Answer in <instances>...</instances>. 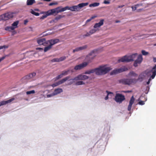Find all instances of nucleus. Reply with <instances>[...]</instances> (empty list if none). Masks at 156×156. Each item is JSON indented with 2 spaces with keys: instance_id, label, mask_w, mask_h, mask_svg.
<instances>
[{
  "instance_id": "nucleus-14",
  "label": "nucleus",
  "mask_w": 156,
  "mask_h": 156,
  "mask_svg": "<svg viewBox=\"0 0 156 156\" xmlns=\"http://www.w3.org/2000/svg\"><path fill=\"white\" fill-rule=\"evenodd\" d=\"M37 42L39 45H43L45 46L48 44V41H46L45 38L39 39L37 40Z\"/></svg>"
},
{
  "instance_id": "nucleus-23",
  "label": "nucleus",
  "mask_w": 156,
  "mask_h": 156,
  "mask_svg": "<svg viewBox=\"0 0 156 156\" xmlns=\"http://www.w3.org/2000/svg\"><path fill=\"white\" fill-rule=\"evenodd\" d=\"M104 19H102L101 20L99 23H96L94 24V27L95 28H97L100 27L101 26L103 25L104 24Z\"/></svg>"
},
{
  "instance_id": "nucleus-52",
  "label": "nucleus",
  "mask_w": 156,
  "mask_h": 156,
  "mask_svg": "<svg viewBox=\"0 0 156 156\" xmlns=\"http://www.w3.org/2000/svg\"><path fill=\"white\" fill-rule=\"evenodd\" d=\"M36 49L37 50H39L40 51H43V49L42 48H36Z\"/></svg>"
},
{
  "instance_id": "nucleus-27",
  "label": "nucleus",
  "mask_w": 156,
  "mask_h": 156,
  "mask_svg": "<svg viewBox=\"0 0 156 156\" xmlns=\"http://www.w3.org/2000/svg\"><path fill=\"white\" fill-rule=\"evenodd\" d=\"M35 3V0H27V5H32Z\"/></svg>"
},
{
  "instance_id": "nucleus-18",
  "label": "nucleus",
  "mask_w": 156,
  "mask_h": 156,
  "mask_svg": "<svg viewBox=\"0 0 156 156\" xmlns=\"http://www.w3.org/2000/svg\"><path fill=\"white\" fill-rule=\"evenodd\" d=\"M15 100V98H12L11 99L7 101H3L0 102V107L3 105H6L7 104L11 103L12 101Z\"/></svg>"
},
{
  "instance_id": "nucleus-64",
  "label": "nucleus",
  "mask_w": 156,
  "mask_h": 156,
  "mask_svg": "<svg viewBox=\"0 0 156 156\" xmlns=\"http://www.w3.org/2000/svg\"><path fill=\"white\" fill-rule=\"evenodd\" d=\"M142 10V9H139L138 10Z\"/></svg>"
},
{
  "instance_id": "nucleus-2",
  "label": "nucleus",
  "mask_w": 156,
  "mask_h": 156,
  "mask_svg": "<svg viewBox=\"0 0 156 156\" xmlns=\"http://www.w3.org/2000/svg\"><path fill=\"white\" fill-rule=\"evenodd\" d=\"M137 53H135L129 56L125 55L118 60L119 62H129L133 61L137 56Z\"/></svg>"
},
{
  "instance_id": "nucleus-10",
  "label": "nucleus",
  "mask_w": 156,
  "mask_h": 156,
  "mask_svg": "<svg viewBox=\"0 0 156 156\" xmlns=\"http://www.w3.org/2000/svg\"><path fill=\"white\" fill-rule=\"evenodd\" d=\"M143 59L142 55L141 54L139 55L137 57V59L134 62V66L135 67L137 66L138 64H140L142 62Z\"/></svg>"
},
{
  "instance_id": "nucleus-7",
  "label": "nucleus",
  "mask_w": 156,
  "mask_h": 156,
  "mask_svg": "<svg viewBox=\"0 0 156 156\" xmlns=\"http://www.w3.org/2000/svg\"><path fill=\"white\" fill-rule=\"evenodd\" d=\"M125 99V96L121 94L117 93L115 97V100L118 103H120Z\"/></svg>"
},
{
  "instance_id": "nucleus-12",
  "label": "nucleus",
  "mask_w": 156,
  "mask_h": 156,
  "mask_svg": "<svg viewBox=\"0 0 156 156\" xmlns=\"http://www.w3.org/2000/svg\"><path fill=\"white\" fill-rule=\"evenodd\" d=\"M151 73H152L149 72V71L148 72L147 71H145L144 73H142L139 75L137 80H136L137 81L138 80L140 82L142 81L146 77V75L150 74Z\"/></svg>"
},
{
  "instance_id": "nucleus-37",
  "label": "nucleus",
  "mask_w": 156,
  "mask_h": 156,
  "mask_svg": "<svg viewBox=\"0 0 156 156\" xmlns=\"http://www.w3.org/2000/svg\"><path fill=\"white\" fill-rule=\"evenodd\" d=\"M63 76H62V74L61 73L59 75L57 76L55 78V80L56 81L59 79L61 78Z\"/></svg>"
},
{
  "instance_id": "nucleus-53",
  "label": "nucleus",
  "mask_w": 156,
  "mask_h": 156,
  "mask_svg": "<svg viewBox=\"0 0 156 156\" xmlns=\"http://www.w3.org/2000/svg\"><path fill=\"white\" fill-rule=\"evenodd\" d=\"M93 17H92L91 18H90V19H89L88 20H87V21H86V23H88L89 22H90L92 20V19H93Z\"/></svg>"
},
{
  "instance_id": "nucleus-28",
  "label": "nucleus",
  "mask_w": 156,
  "mask_h": 156,
  "mask_svg": "<svg viewBox=\"0 0 156 156\" xmlns=\"http://www.w3.org/2000/svg\"><path fill=\"white\" fill-rule=\"evenodd\" d=\"M129 76L135 77L137 76V74L133 71H131L128 74Z\"/></svg>"
},
{
  "instance_id": "nucleus-22",
  "label": "nucleus",
  "mask_w": 156,
  "mask_h": 156,
  "mask_svg": "<svg viewBox=\"0 0 156 156\" xmlns=\"http://www.w3.org/2000/svg\"><path fill=\"white\" fill-rule=\"evenodd\" d=\"M87 47V45H85L82 47L76 48L75 49L73 50V52L74 53L75 52L78 51L83 50L85 49H86Z\"/></svg>"
},
{
  "instance_id": "nucleus-20",
  "label": "nucleus",
  "mask_w": 156,
  "mask_h": 156,
  "mask_svg": "<svg viewBox=\"0 0 156 156\" xmlns=\"http://www.w3.org/2000/svg\"><path fill=\"white\" fill-rule=\"evenodd\" d=\"M149 72L152 73V74L151 76V78L153 79L156 75V64L153 67L151 70L149 71Z\"/></svg>"
},
{
  "instance_id": "nucleus-41",
  "label": "nucleus",
  "mask_w": 156,
  "mask_h": 156,
  "mask_svg": "<svg viewBox=\"0 0 156 156\" xmlns=\"http://www.w3.org/2000/svg\"><path fill=\"white\" fill-rule=\"evenodd\" d=\"M55 95L54 94V93L53 92L52 93H51V94H47V98H49V97H52V96H55Z\"/></svg>"
},
{
  "instance_id": "nucleus-25",
  "label": "nucleus",
  "mask_w": 156,
  "mask_h": 156,
  "mask_svg": "<svg viewBox=\"0 0 156 156\" xmlns=\"http://www.w3.org/2000/svg\"><path fill=\"white\" fill-rule=\"evenodd\" d=\"M63 92L62 89L61 88H58L54 90L53 93L55 95L58 94Z\"/></svg>"
},
{
  "instance_id": "nucleus-19",
  "label": "nucleus",
  "mask_w": 156,
  "mask_h": 156,
  "mask_svg": "<svg viewBox=\"0 0 156 156\" xmlns=\"http://www.w3.org/2000/svg\"><path fill=\"white\" fill-rule=\"evenodd\" d=\"M66 57L62 56L59 58H54L51 60L52 62H58L64 60L66 58Z\"/></svg>"
},
{
  "instance_id": "nucleus-15",
  "label": "nucleus",
  "mask_w": 156,
  "mask_h": 156,
  "mask_svg": "<svg viewBox=\"0 0 156 156\" xmlns=\"http://www.w3.org/2000/svg\"><path fill=\"white\" fill-rule=\"evenodd\" d=\"M87 65V63L86 62H83L81 64L76 66L74 67V69L75 70L81 69L85 67Z\"/></svg>"
},
{
  "instance_id": "nucleus-13",
  "label": "nucleus",
  "mask_w": 156,
  "mask_h": 156,
  "mask_svg": "<svg viewBox=\"0 0 156 156\" xmlns=\"http://www.w3.org/2000/svg\"><path fill=\"white\" fill-rule=\"evenodd\" d=\"M88 78L89 77L85 75L81 74L75 77L74 79H72L71 80H85Z\"/></svg>"
},
{
  "instance_id": "nucleus-9",
  "label": "nucleus",
  "mask_w": 156,
  "mask_h": 156,
  "mask_svg": "<svg viewBox=\"0 0 156 156\" xmlns=\"http://www.w3.org/2000/svg\"><path fill=\"white\" fill-rule=\"evenodd\" d=\"M127 70V68H121L114 69L110 73V74L111 75H115L117 73H120L123 71H126Z\"/></svg>"
},
{
  "instance_id": "nucleus-29",
  "label": "nucleus",
  "mask_w": 156,
  "mask_h": 156,
  "mask_svg": "<svg viewBox=\"0 0 156 156\" xmlns=\"http://www.w3.org/2000/svg\"><path fill=\"white\" fill-rule=\"evenodd\" d=\"M52 47V46H51L50 44H49L48 46L45 47L44 49V52H46L47 51L50 50L51 48Z\"/></svg>"
},
{
  "instance_id": "nucleus-21",
  "label": "nucleus",
  "mask_w": 156,
  "mask_h": 156,
  "mask_svg": "<svg viewBox=\"0 0 156 156\" xmlns=\"http://www.w3.org/2000/svg\"><path fill=\"white\" fill-rule=\"evenodd\" d=\"M134 101L135 98H134L133 96H132L129 102V104L128 107V110L129 111H130L131 110L132 106L133 103Z\"/></svg>"
},
{
  "instance_id": "nucleus-38",
  "label": "nucleus",
  "mask_w": 156,
  "mask_h": 156,
  "mask_svg": "<svg viewBox=\"0 0 156 156\" xmlns=\"http://www.w3.org/2000/svg\"><path fill=\"white\" fill-rule=\"evenodd\" d=\"M35 92V90H33L30 91H27L26 92V94L27 95L30 94H34Z\"/></svg>"
},
{
  "instance_id": "nucleus-5",
  "label": "nucleus",
  "mask_w": 156,
  "mask_h": 156,
  "mask_svg": "<svg viewBox=\"0 0 156 156\" xmlns=\"http://www.w3.org/2000/svg\"><path fill=\"white\" fill-rule=\"evenodd\" d=\"M13 17V13L11 12H8L0 16V20H6Z\"/></svg>"
},
{
  "instance_id": "nucleus-44",
  "label": "nucleus",
  "mask_w": 156,
  "mask_h": 156,
  "mask_svg": "<svg viewBox=\"0 0 156 156\" xmlns=\"http://www.w3.org/2000/svg\"><path fill=\"white\" fill-rule=\"evenodd\" d=\"M58 2H51L49 4V6H52L54 5H56L58 4Z\"/></svg>"
},
{
  "instance_id": "nucleus-17",
  "label": "nucleus",
  "mask_w": 156,
  "mask_h": 156,
  "mask_svg": "<svg viewBox=\"0 0 156 156\" xmlns=\"http://www.w3.org/2000/svg\"><path fill=\"white\" fill-rule=\"evenodd\" d=\"M59 42V40L58 39H52L48 40V44L49 43H50V44L51 46Z\"/></svg>"
},
{
  "instance_id": "nucleus-60",
  "label": "nucleus",
  "mask_w": 156,
  "mask_h": 156,
  "mask_svg": "<svg viewBox=\"0 0 156 156\" xmlns=\"http://www.w3.org/2000/svg\"><path fill=\"white\" fill-rule=\"evenodd\" d=\"M123 6H124V5H120V6H118V8H122V7H123Z\"/></svg>"
},
{
  "instance_id": "nucleus-63",
  "label": "nucleus",
  "mask_w": 156,
  "mask_h": 156,
  "mask_svg": "<svg viewBox=\"0 0 156 156\" xmlns=\"http://www.w3.org/2000/svg\"><path fill=\"white\" fill-rule=\"evenodd\" d=\"M154 46H156V43L154 44Z\"/></svg>"
},
{
  "instance_id": "nucleus-39",
  "label": "nucleus",
  "mask_w": 156,
  "mask_h": 156,
  "mask_svg": "<svg viewBox=\"0 0 156 156\" xmlns=\"http://www.w3.org/2000/svg\"><path fill=\"white\" fill-rule=\"evenodd\" d=\"M96 30H97L96 29H92L89 31V33L91 35L95 33L96 32Z\"/></svg>"
},
{
  "instance_id": "nucleus-57",
  "label": "nucleus",
  "mask_w": 156,
  "mask_h": 156,
  "mask_svg": "<svg viewBox=\"0 0 156 156\" xmlns=\"http://www.w3.org/2000/svg\"><path fill=\"white\" fill-rule=\"evenodd\" d=\"M45 12H41L40 14H45Z\"/></svg>"
},
{
  "instance_id": "nucleus-56",
  "label": "nucleus",
  "mask_w": 156,
  "mask_h": 156,
  "mask_svg": "<svg viewBox=\"0 0 156 156\" xmlns=\"http://www.w3.org/2000/svg\"><path fill=\"white\" fill-rule=\"evenodd\" d=\"M28 22V21L27 20H25L24 21V23L25 24H26Z\"/></svg>"
},
{
  "instance_id": "nucleus-62",
  "label": "nucleus",
  "mask_w": 156,
  "mask_h": 156,
  "mask_svg": "<svg viewBox=\"0 0 156 156\" xmlns=\"http://www.w3.org/2000/svg\"><path fill=\"white\" fill-rule=\"evenodd\" d=\"M153 34V35H156V34Z\"/></svg>"
},
{
  "instance_id": "nucleus-54",
  "label": "nucleus",
  "mask_w": 156,
  "mask_h": 156,
  "mask_svg": "<svg viewBox=\"0 0 156 156\" xmlns=\"http://www.w3.org/2000/svg\"><path fill=\"white\" fill-rule=\"evenodd\" d=\"M153 61L154 62H156V57H153Z\"/></svg>"
},
{
  "instance_id": "nucleus-58",
  "label": "nucleus",
  "mask_w": 156,
  "mask_h": 156,
  "mask_svg": "<svg viewBox=\"0 0 156 156\" xmlns=\"http://www.w3.org/2000/svg\"><path fill=\"white\" fill-rule=\"evenodd\" d=\"M34 11H39V9H34Z\"/></svg>"
},
{
  "instance_id": "nucleus-35",
  "label": "nucleus",
  "mask_w": 156,
  "mask_h": 156,
  "mask_svg": "<svg viewBox=\"0 0 156 156\" xmlns=\"http://www.w3.org/2000/svg\"><path fill=\"white\" fill-rule=\"evenodd\" d=\"M69 71V70H68L67 71H62L61 73L62 74V76L67 75L68 74V73Z\"/></svg>"
},
{
  "instance_id": "nucleus-6",
  "label": "nucleus",
  "mask_w": 156,
  "mask_h": 156,
  "mask_svg": "<svg viewBox=\"0 0 156 156\" xmlns=\"http://www.w3.org/2000/svg\"><path fill=\"white\" fill-rule=\"evenodd\" d=\"M36 73L33 72L24 76L22 79L25 82L30 81L34 80V77L36 76Z\"/></svg>"
},
{
  "instance_id": "nucleus-30",
  "label": "nucleus",
  "mask_w": 156,
  "mask_h": 156,
  "mask_svg": "<svg viewBox=\"0 0 156 156\" xmlns=\"http://www.w3.org/2000/svg\"><path fill=\"white\" fill-rule=\"evenodd\" d=\"M19 21H17L15 22H14L12 24V26L13 27L15 28V29L17 27V25L19 23Z\"/></svg>"
},
{
  "instance_id": "nucleus-46",
  "label": "nucleus",
  "mask_w": 156,
  "mask_h": 156,
  "mask_svg": "<svg viewBox=\"0 0 156 156\" xmlns=\"http://www.w3.org/2000/svg\"><path fill=\"white\" fill-rule=\"evenodd\" d=\"M8 48V46L6 45H3V46H0V50L2 49L3 48Z\"/></svg>"
},
{
  "instance_id": "nucleus-61",
  "label": "nucleus",
  "mask_w": 156,
  "mask_h": 156,
  "mask_svg": "<svg viewBox=\"0 0 156 156\" xmlns=\"http://www.w3.org/2000/svg\"><path fill=\"white\" fill-rule=\"evenodd\" d=\"M120 21L119 20H116L115 22L116 23H118L120 22Z\"/></svg>"
},
{
  "instance_id": "nucleus-31",
  "label": "nucleus",
  "mask_w": 156,
  "mask_h": 156,
  "mask_svg": "<svg viewBox=\"0 0 156 156\" xmlns=\"http://www.w3.org/2000/svg\"><path fill=\"white\" fill-rule=\"evenodd\" d=\"M15 29V28L14 27L12 26L7 27L5 28V30H6L9 31L13 30Z\"/></svg>"
},
{
  "instance_id": "nucleus-11",
  "label": "nucleus",
  "mask_w": 156,
  "mask_h": 156,
  "mask_svg": "<svg viewBox=\"0 0 156 156\" xmlns=\"http://www.w3.org/2000/svg\"><path fill=\"white\" fill-rule=\"evenodd\" d=\"M68 6H66L65 7L62 8L60 9V7H58L55 9H52V11L54 12H53V14L55 13H58L60 12H63L66 10H68Z\"/></svg>"
},
{
  "instance_id": "nucleus-45",
  "label": "nucleus",
  "mask_w": 156,
  "mask_h": 156,
  "mask_svg": "<svg viewBox=\"0 0 156 156\" xmlns=\"http://www.w3.org/2000/svg\"><path fill=\"white\" fill-rule=\"evenodd\" d=\"M61 17H62V16L61 15H59V16H56L55 18V20H58L60 19L61 18Z\"/></svg>"
},
{
  "instance_id": "nucleus-49",
  "label": "nucleus",
  "mask_w": 156,
  "mask_h": 156,
  "mask_svg": "<svg viewBox=\"0 0 156 156\" xmlns=\"http://www.w3.org/2000/svg\"><path fill=\"white\" fill-rule=\"evenodd\" d=\"M143 5V4L142 3H140V4H137L135 5V7H136V8L139 6H142Z\"/></svg>"
},
{
  "instance_id": "nucleus-55",
  "label": "nucleus",
  "mask_w": 156,
  "mask_h": 156,
  "mask_svg": "<svg viewBox=\"0 0 156 156\" xmlns=\"http://www.w3.org/2000/svg\"><path fill=\"white\" fill-rule=\"evenodd\" d=\"M151 80V78H150V79H149L148 81H147V84H148H148H149L150 83V81Z\"/></svg>"
},
{
  "instance_id": "nucleus-8",
  "label": "nucleus",
  "mask_w": 156,
  "mask_h": 156,
  "mask_svg": "<svg viewBox=\"0 0 156 156\" xmlns=\"http://www.w3.org/2000/svg\"><path fill=\"white\" fill-rule=\"evenodd\" d=\"M70 78V76H67L64 78L62 79L61 80L58 81L57 82H56L54 84H52L51 85V86L53 87H55L57 86L60 84H62V83L65 82V81H66V80H68V79H69Z\"/></svg>"
},
{
  "instance_id": "nucleus-4",
  "label": "nucleus",
  "mask_w": 156,
  "mask_h": 156,
  "mask_svg": "<svg viewBox=\"0 0 156 156\" xmlns=\"http://www.w3.org/2000/svg\"><path fill=\"white\" fill-rule=\"evenodd\" d=\"M95 52L94 50H93L86 56L85 58V60L87 61L86 62L87 63V65L89 63L91 62L95 57L96 55L94 53Z\"/></svg>"
},
{
  "instance_id": "nucleus-26",
  "label": "nucleus",
  "mask_w": 156,
  "mask_h": 156,
  "mask_svg": "<svg viewBox=\"0 0 156 156\" xmlns=\"http://www.w3.org/2000/svg\"><path fill=\"white\" fill-rule=\"evenodd\" d=\"M68 10H69L72 11H78V7L76 5H74L70 7L68 6Z\"/></svg>"
},
{
  "instance_id": "nucleus-59",
  "label": "nucleus",
  "mask_w": 156,
  "mask_h": 156,
  "mask_svg": "<svg viewBox=\"0 0 156 156\" xmlns=\"http://www.w3.org/2000/svg\"><path fill=\"white\" fill-rule=\"evenodd\" d=\"M124 92H125V93H130V92H131V91H129V90H127V91H124Z\"/></svg>"
},
{
  "instance_id": "nucleus-50",
  "label": "nucleus",
  "mask_w": 156,
  "mask_h": 156,
  "mask_svg": "<svg viewBox=\"0 0 156 156\" xmlns=\"http://www.w3.org/2000/svg\"><path fill=\"white\" fill-rule=\"evenodd\" d=\"M131 8H132L133 11L135 10L136 9H137L136 7H135V5L134 6H132L131 7Z\"/></svg>"
},
{
  "instance_id": "nucleus-24",
  "label": "nucleus",
  "mask_w": 156,
  "mask_h": 156,
  "mask_svg": "<svg viewBox=\"0 0 156 156\" xmlns=\"http://www.w3.org/2000/svg\"><path fill=\"white\" fill-rule=\"evenodd\" d=\"M88 4V3H83L79 4L78 5H76L78 7V11L80 10V9L85 6L87 5Z\"/></svg>"
},
{
  "instance_id": "nucleus-32",
  "label": "nucleus",
  "mask_w": 156,
  "mask_h": 156,
  "mask_svg": "<svg viewBox=\"0 0 156 156\" xmlns=\"http://www.w3.org/2000/svg\"><path fill=\"white\" fill-rule=\"evenodd\" d=\"M95 73L94 69H92L90 70L87 71L84 73L85 74H90L91 73Z\"/></svg>"
},
{
  "instance_id": "nucleus-36",
  "label": "nucleus",
  "mask_w": 156,
  "mask_h": 156,
  "mask_svg": "<svg viewBox=\"0 0 156 156\" xmlns=\"http://www.w3.org/2000/svg\"><path fill=\"white\" fill-rule=\"evenodd\" d=\"M85 83L82 81H78L76 83V85H80L84 84Z\"/></svg>"
},
{
  "instance_id": "nucleus-40",
  "label": "nucleus",
  "mask_w": 156,
  "mask_h": 156,
  "mask_svg": "<svg viewBox=\"0 0 156 156\" xmlns=\"http://www.w3.org/2000/svg\"><path fill=\"white\" fill-rule=\"evenodd\" d=\"M143 55H146L148 54V52H146L145 50H143L141 51Z\"/></svg>"
},
{
  "instance_id": "nucleus-1",
  "label": "nucleus",
  "mask_w": 156,
  "mask_h": 156,
  "mask_svg": "<svg viewBox=\"0 0 156 156\" xmlns=\"http://www.w3.org/2000/svg\"><path fill=\"white\" fill-rule=\"evenodd\" d=\"M112 69L111 67H107L105 65L101 66L94 69L95 73L98 75H102L106 74Z\"/></svg>"
},
{
  "instance_id": "nucleus-47",
  "label": "nucleus",
  "mask_w": 156,
  "mask_h": 156,
  "mask_svg": "<svg viewBox=\"0 0 156 156\" xmlns=\"http://www.w3.org/2000/svg\"><path fill=\"white\" fill-rule=\"evenodd\" d=\"M138 104L141 105H144V101H141L138 102Z\"/></svg>"
},
{
  "instance_id": "nucleus-51",
  "label": "nucleus",
  "mask_w": 156,
  "mask_h": 156,
  "mask_svg": "<svg viewBox=\"0 0 156 156\" xmlns=\"http://www.w3.org/2000/svg\"><path fill=\"white\" fill-rule=\"evenodd\" d=\"M5 58V56H3L2 58H0V62Z\"/></svg>"
},
{
  "instance_id": "nucleus-33",
  "label": "nucleus",
  "mask_w": 156,
  "mask_h": 156,
  "mask_svg": "<svg viewBox=\"0 0 156 156\" xmlns=\"http://www.w3.org/2000/svg\"><path fill=\"white\" fill-rule=\"evenodd\" d=\"M99 3L95 2L92 4H91L89 5L90 7H96L98 6L99 5Z\"/></svg>"
},
{
  "instance_id": "nucleus-3",
  "label": "nucleus",
  "mask_w": 156,
  "mask_h": 156,
  "mask_svg": "<svg viewBox=\"0 0 156 156\" xmlns=\"http://www.w3.org/2000/svg\"><path fill=\"white\" fill-rule=\"evenodd\" d=\"M120 83L125 85H130L132 83H136L137 80L135 78L131 79H122L119 80Z\"/></svg>"
},
{
  "instance_id": "nucleus-34",
  "label": "nucleus",
  "mask_w": 156,
  "mask_h": 156,
  "mask_svg": "<svg viewBox=\"0 0 156 156\" xmlns=\"http://www.w3.org/2000/svg\"><path fill=\"white\" fill-rule=\"evenodd\" d=\"M30 13L36 16H38L40 14L39 13L35 12L32 9H31Z\"/></svg>"
},
{
  "instance_id": "nucleus-43",
  "label": "nucleus",
  "mask_w": 156,
  "mask_h": 156,
  "mask_svg": "<svg viewBox=\"0 0 156 156\" xmlns=\"http://www.w3.org/2000/svg\"><path fill=\"white\" fill-rule=\"evenodd\" d=\"M103 3L108 4L110 3V2L109 0H105L103 2Z\"/></svg>"
},
{
  "instance_id": "nucleus-48",
  "label": "nucleus",
  "mask_w": 156,
  "mask_h": 156,
  "mask_svg": "<svg viewBox=\"0 0 156 156\" xmlns=\"http://www.w3.org/2000/svg\"><path fill=\"white\" fill-rule=\"evenodd\" d=\"M90 35V34L89 33H87L86 34H84L83 35V37H88Z\"/></svg>"
},
{
  "instance_id": "nucleus-42",
  "label": "nucleus",
  "mask_w": 156,
  "mask_h": 156,
  "mask_svg": "<svg viewBox=\"0 0 156 156\" xmlns=\"http://www.w3.org/2000/svg\"><path fill=\"white\" fill-rule=\"evenodd\" d=\"M106 92L108 93V95L105 98V100H108V95L109 94H112V92H108V91H107Z\"/></svg>"
},
{
  "instance_id": "nucleus-16",
  "label": "nucleus",
  "mask_w": 156,
  "mask_h": 156,
  "mask_svg": "<svg viewBox=\"0 0 156 156\" xmlns=\"http://www.w3.org/2000/svg\"><path fill=\"white\" fill-rule=\"evenodd\" d=\"M53 11H52V9L49 10L48 11L46 12L45 14H44L40 18V20H43L46 18L48 16L53 15Z\"/></svg>"
}]
</instances>
